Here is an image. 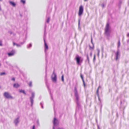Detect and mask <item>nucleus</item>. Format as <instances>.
<instances>
[{"label":"nucleus","mask_w":129,"mask_h":129,"mask_svg":"<svg viewBox=\"0 0 129 129\" xmlns=\"http://www.w3.org/2000/svg\"><path fill=\"white\" fill-rule=\"evenodd\" d=\"M118 115V113H116V115Z\"/></svg>","instance_id":"61"},{"label":"nucleus","mask_w":129,"mask_h":129,"mask_svg":"<svg viewBox=\"0 0 129 129\" xmlns=\"http://www.w3.org/2000/svg\"><path fill=\"white\" fill-rule=\"evenodd\" d=\"M57 129H64V128H59V127H58V128H57Z\"/></svg>","instance_id":"45"},{"label":"nucleus","mask_w":129,"mask_h":129,"mask_svg":"<svg viewBox=\"0 0 129 129\" xmlns=\"http://www.w3.org/2000/svg\"><path fill=\"white\" fill-rule=\"evenodd\" d=\"M127 36L128 37H129V33H128L127 34Z\"/></svg>","instance_id":"44"},{"label":"nucleus","mask_w":129,"mask_h":129,"mask_svg":"<svg viewBox=\"0 0 129 129\" xmlns=\"http://www.w3.org/2000/svg\"><path fill=\"white\" fill-rule=\"evenodd\" d=\"M89 47L90 48H91V49L92 48V47L91 46H90L89 45Z\"/></svg>","instance_id":"49"},{"label":"nucleus","mask_w":129,"mask_h":129,"mask_svg":"<svg viewBox=\"0 0 129 129\" xmlns=\"http://www.w3.org/2000/svg\"><path fill=\"white\" fill-rule=\"evenodd\" d=\"M37 123L39 124V123L38 121L37 122Z\"/></svg>","instance_id":"60"},{"label":"nucleus","mask_w":129,"mask_h":129,"mask_svg":"<svg viewBox=\"0 0 129 129\" xmlns=\"http://www.w3.org/2000/svg\"><path fill=\"white\" fill-rule=\"evenodd\" d=\"M54 113H55V110H54Z\"/></svg>","instance_id":"57"},{"label":"nucleus","mask_w":129,"mask_h":129,"mask_svg":"<svg viewBox=\"0 0 129 129\" xmlns=\"http://www.w3.org/2000/svg\"><path fill=\"white\" fill-rule=\"evenodd\" d=\"M120 104L121 105L122 104V102L121 101H120Z\"/></svg>","instance_id":"50"},{"label":"nucleus","mask_w":129,"mask_h":129,"mask_svg":"<svg viewBox=\"0 0 129 129\" xmlns=\"http://www.w3.org/2000/svg\"><path fill=\"white\" fill-rule=\"evenodd\" d=\"M8 33L10 34V35H11L12 33L11 31H9Z\"/></svg>","instance_id":"37"},{"label":"nucleus","mask_w":129,"mask_h":129,"mask_svg":"<svg viewBox=\"0 0 129 129\" xmlns=\"http://www.w3.org/2000/svg\"><path fill=\"white\" fill-rule=\"evenodd\" d=\"M96 123H97V122H98V121H97V120L96 119Z\"/></svg>","instance_id":"55"},{"label":"nucleus","mask_w":129,"mask_h":129,"mask_svg":"<svg viewBox=\"0 0 129 129\" xmlns=\"http://www.w3.org/2000/svg\"><path fill=\"white\" fill-rule=\"evenodd\" d=\"M61 81L63 82L64 81V75H62L61 77Z\"/></svg>","instance_id":"28"},{"label":"nucleus","mask_w":129,"mask_h":129,"mask_svg":"<svg viewBox=\"0 0 129 129\" xmlns=\"http://www.w3.org/2000/svg\"><path fill=\"white\" fill-rule=\"evenodd\" d=\"M97 51H98L97 55L98 56H99V53L100 52V50L99 49H97Z\"/></svg>","instance_id":"27"},{"label":"nucleus","mask_w":129,"mask_h":129,"mask_svg":"<svg viewBox=\"0 0 129 129\" xmlns=\"http://www.w3.org/2000/svg\"><path fill=\"white\" fill-rule=\"evenodd\" d=\"M37 123L39 124V123L38 121L37 122Z\"/></svg>","instance_id":"59"},{"label":"nucleus","mask_w":129,"mask_h":129,"mask_svg":"<svg viewBox=\"0 0 129 129\" xmlns=\"http://www.w3.org/2000/svg\"><path fill=\"white\" fill-rule=\"evenodd\" d=\"M120 38H119L118 40V45H117V47L118 48H119L120 46Z\"/></svg>","instance_id":"20"},{"label":"nucleus","mask_w":129,"mask_h":129,"mask_svg":"<svg viewBox=\"0 0 129 129\" xmlns=\"http://www.w3.org/2000/svg\"><path fill=\"white\" fill-rule=\"evenodd\" d=\"M103 48H102V52H103Z\"/></svg>","instance_id":"54"},{"label":"nucleus","mask_w":129,"mask_h":129,"mask_svg":"<svg viewBox=\"0 0 129 129\" xmlns=\"http://www.w3.org/2000/svg\"><path fill=\"white\" fill-rule=\"evenodd\" d=\"M2 45V42L1 40H0V46H1Z\"/></svg>","instance_id":"42"},{"label":"nucleus","mask_w":129,"mask_h":129,"mask_svg":"<svg viewBox=\"0 0 129 129\" xmlns=\"http://www.w3.org/2000/svg\"><path fill=\"white\" fill-rule=\"evenodd\" d=\"M4 96L7 99H13V97L7 92H5L4 94Z\"/></svg>","instance_id":"5"},{"label":"nucleus","mask_w":129,"mask_h":129,"mask_svg":"<svg viewBox=\"0 0 129 129\" xmlns=\"http://www.w3.org/2000/svg\"><path fill=\"white\" fill-rule=\"evenodd\" d=\"M15 52V50L14 49H12L10 52L8 53V54L9 56H13Z\"/></svg>","instance_id":"10"},{"label":"nucleus","mask_w":129,"mask_h":129,"mask_svg":"<svg viewBox=\"0 0 129 129\" xmlns=\"http://www.w3.org/2000/svg\"><path fill=\"white\" fill-rule=\"evenodd\" d=\"M2 0H0V1H1Z\"/></svg>","instance_id":"63"},{"label":"nucleus","mask_w":129,"mask_h":129,"mask_svg":"<svg viewBox=\"0 0 129 129\" xmlns=\"http://www.w3.org/2000/svg\"><path fill=\"white\" fill-rule=\"evenodd\" d=\"M53 125L56 126V125L58 124V121L57 119L55 117H54L53 121Z\"/></svg>","instance_id":"12"},{"label":"nucleus","mask_w":129,"mask_h":129,"mask_svg":"<svg viewBox=\"0 0 129 129\" xmlns=\"http://www.w3.org/2000/svg\"><path fill=\"white\" fill-rule=\"evenodd\" d=\"M32 44L31 43H30L28 45H27V48H29L31 47H32Z\"/></svg>","instance_id":"21"},{"label":"nucleus","mask_w":129,"mask_h":129,"mask_svg":"<svg viewBox=\"0 0 129 129\" xmlns=\"http://www.w3.org/2000/svg\"><path fill=\"white\" fill-rule=\"evenodd\" d=\"M46 26H45V29H44V34H45V33L46 31Z\"/></svg>","instance_id":"38"},{"label":"nucleus","mask_w":129,"mask_h":129,"mask_svg":"<svg viewBox=\"0 0 129 129\" xmlns=\"http://www.w3.org/2000/svg\"><path fill=\"white\" fill-rule=\"evenodd\" d=\"M128 38H129V39L128 40H129V37H128Z\"/></svg>","instance_id":"64"},{"label":"nucleus","mask_w":129,"mask_h":129,"mask_svg":"<svg viewBox=\"0 0 129 129\" xmlns=\"http://www.w3.org/2000/svg\"><path fill=\"white\" fill-rule=\"evenodd\" d=\"M19 92L20 93H23L25 95L26 94V93H25V90H24L21 89L19 90Z\"/></svg>","instance_id":"18"},{"label":"nucleus","mask_w":129,"mask_h":129,"mask_svg":"<svg viewBox=\"0 0 129 129\" xmlns=\"http://www.w3.org/2000/svg\"><path fill=\"white\" fill-rule=\"evenodd\" d=\"M96 60V58H95V55L94 54V57L93 59V62H94Z\"/></svg>","instance_id":"32"},{"label":"nucleus","mask_w":129,"mask_h":129,"mask_svg":"<svg viewBox=\"0 0 129 129\" xmlns=\"http://www.w3.org/2000/svg\"><path fill=\"white\" fill-rule=\"evenodd\" d=\"M84 1L85 2L86 1H87V0H84Z\"/></svg>","instance_id":"56"},{"label":"nucleus","mask_w":129,"mask_h":129,"mask_svg":"<svg viewBox=\"0 0 129 129\" xmlns=\"http://www.w3.org/2000/svg\"><path fill=\"white\" fill-rule=\"evenodd\" d=\"M43 102H41L40 103V105H41V107L42 109L44 108V107H43Z\"/></svg>","instance_id":"23"},{"label":"nucleus","mask_w":129,"mask_h":129,"mask_svg":"<svg viewBox=\"0 0 129 129\" xmlns=\"http://www.w3.org/2000/svg\"><path fill=\"white\" fill-rule=\"evenodd\" d=\"M83 84L84 85V88H85V87L86 85L85 83V81L84 80L83 81Z\"/></svg>","instance_id":"34"},{"label":"nucleus","mask_w":129,"mask_h":129,"mask_svg":"<svg viewBox=\"0 0 129 129\" xmlns=\"http://www.w3.org/2000/svg\"><path fill=\"white\" fill-rule=\"evenodd\" d=\"M1 88V86H0V88Z\"/></svg>","instance_id":"62"},{"label":"nucleus","mask_w":129,"mask_h":129,"mask_svg":"<svg viewBox=\"0 0 129 129\" xmlns=\"http://www.w3.org/2000/svg\"><path fill=\"white\" fill-rule=\"evenodd\" d=\"M75 60L76 61L77 64L80 66L82 62L83 58L81 56H80L78 55H77L75 57Z\"/></svg>","instance_id":"2"},{"label":"nucleus","mask_w":129,"mask_h":129,"mask_svg":"<svg viewBox=\"0 0 129 129\" xmlns=\"http://www.w3.org/2000/svg\"><path fill=\"white\" fill-rule=\"evenodd\" d=\"M35 93L34 92H33L31 93V96L29 97L30 101L31 102V106L33 107L34 103V99L35 98Z\"/></svg>","instance_id":"4"},{"label":"nucleus","mask_w":129,"mask_h":129,"mask_svg":"<svg viewBox=\"0 0 129 129\" xmlns=\"http://www.w3.org/2000/svg\"><path fill=\"white\" fill-rule=\"evenodd\" d=\"M35 125H33L32 129H35Z\"/></svg>","instance_id":"41"},{"label":"nucleus","mask_w":129,"mask_h":129,"mask_svg":"<svg viewBox=\"0 0 129 129\" xmlns=\"http://www.w3.org/2000/svg\"><path fill=\"white\" fill-rule=\"evenodd\" d=\"M53 74L54 75V77H52V76H51L52 80L53 82H56L57 81V75L55 73H54V72H53L52 76L53 75Z\"/></svg>","instance_id":"9"},{"label":"nucleus","mask_w":129,"mask_h":129,"mask_svg":"<svg viewBox=\"0 0 129 129\" xmlns=\"http://www.w3.org/2000/svg\"><path fill=\"white\" fill-rule=\"evenodd\" d=\"M26 40V39H25V40H23V42H21L20 43V44H21V45H22L25 42Z\"/></svg>","instance_id":"29"},{"label":"nucleus","mask_w":129,"mask_h":129,"mask_svg":"<svg viewBox=\"0 0 129 129\" xmlns=\"http://www.w3.org/2000/svg\"><path fill=\"white\" fill-rule=\"evenodd\" d=\"M122 1L121 0H119L118 4V7L119 8H120L121 7V5L122 4Z\"/></svg>","instance_id":"16"},{"label":"nucleus","mask_w":129,"mask_h":129,"mask_svg":"<svg viewBox=\"0 0 129 129\" xmlns=\"http://www.w3.org/2000/svg\"><path fill=\"white\" fill-rule=\"evenodd\" d=\"M46 75L45 76V78H46Z\"/></svg>","instance_id":"58"},{"label":"nucleus","mask_w":129,"mask_h":129,"mask_svg":"<svg viewBox=\"0 0 129 129\" xmlns=\"http://www.w3.org/2000/svg\"><path fill=\"white\" fill-rule=\"evenodd\" d=\"M87 59L86 60V61L87 60L88 61V63H89V58L88 56V54H87Z\"/></svg>","instance_id":"24"},{"label":"nucleus","mask_w":129,"mask_h":129,"mask_svg":"<svg viewBox=\"0 0 129 129\" xmlns=\"http://www.w3.org/2000/svg\"><path fill=\"white\" fill-rule=\"evenodd\" d=\"M28 85L30 87H32V82L31 81H30L29 82L28 84Z\"/></svg>","instance_id":"22"},{"label":"nucleus","mask_w":129,"mask_h":129,"mask_svg":"<svg viewBox=\"0 0 129 129\" xmlns=\"http://www.w3.org/2000/svg\"><path fill=\"white\" fill-rule=\"evenodd\" d=\"M20 2L23 4H24L25 3V0H21Z\"/></svg>","instance_id":"26"},{"label":"nucleus","mask_w":129,"mask_h":129,"mask_svg":"<svg viewBox=\"0 0 129 129\" xmlns=\"http://www.w3.org/2000/svg\"><path fill=\"white\" fill-rule=\"evenodd\" d=\"M11 80L14 81H15V79L14 77H13L11 79Z\"/></svg>","instance_id":"35"},{"label":"nucleus","mask_w":129,"mask_h":129,"mask_svg":"<svg viewBox=\"0 0 129 129\" xmlns=\"http://www.w3.org/2000/svg\"><path fill=\"white\" fill-rule=\"evenodd\" d=\"M19 119L20 117L18 116L14 120V122L16 126L19 123Z\"/></svg>","instance_id":"11"},{"label":"nucleus","mask_w":129,"mask_h":129,"mask_svg":"<svg viewBox=\"0 0 129 129\" xmlns=\"http://www.w3.org/2000/svg\"><path fill=\"white\" fill-rule=\"evenodd\" d=\"M120 52L119 50V49H118L116 52L115 53V59L117 61L118 59V58H119L120 57Z\"/></svg>","instance_id":"8"},{"label":"nucleus","mask_w":129,"mask_h":129,"mask_svg":"<svg viewBox=\"0 0 129 129\" xmlns=\"http://www.w3.org/2000/svg\"><path fill=\"white\" fill-rule=\"evenodd\" d=\"M129 40H128L127 41V43H128L129 42Z\"/></svg>","instance_id":"53"},{"label":"nucleus","mask_w":129,"mask_h":129,"mask_svg":"<svg viewBox=\"0 0 129 129\" xmlns=\"http://www.w3.org/2000/svg\"><path fill=\"white\" fill-rule=\"evenodd\" d=\"M74 92L76 98V112L80 113L82 111V109L81 107V101L79 99L78 93L76 87H74Z\"/></svg>","instance_id":"1"},{"label":"nucleus","mask_w":129,"mask_h":129,"mask_svg":"<svg viewBox=\"0 0 129 129\" xmlns=\"http://www.w3.org/2000/svg\"><path fill=\"white\" fill-rule=\"evenodd\" d=\"M20 86V85L18 83H14L13 84V87L15 88H17Z\"/></svg>","instance_id":"15"},{"label":"nucleus","mask_w":129,"mask_h":129,"mask_svg":"<svg viewBox=\"0 0 129 129\" xmlns=\"http://www.w3.org/2000/svg\"><path fill=\"white\" fill-rule=\"evenodd\" d=\"M47 87L48 88V90L49 91L50 94V95L51 96V99L52 100H53V98L52 96V95L51 94V90L49 91V87L48 86H47Z\"/></svg>","instance_id":"19"},{"label":"nucleus","mask_w":129,"mask_h":129,"mask_svg":"<svg viewBox=\"0 0 129 129\" xmlns=\"http://www.w3.org/2000/svg\"><path fill=\"white\" fill-rule=\"evenodd\" d=\"M111 27L109 23H108L106 25L105 28V34L107 36H109L110 35Z\"/></svg>","instance_id":"3"},{"label":"nucleus","mask_w":129,"mask_h":129,"mask_svg":"<svg viewBox=\"0 0 129 129\" xmlns=\"http://www.w3.org/2000/svg\"><path fill=\"white\" fill-rule=\"evenodd\" d=\"M91 42L92 43V44L93 45V42H92V37L91 36Z\"/></svg>","instance_id":"36"},{"label":"nucleus","mask_w":129,"mask_h":129,"mask_svg":"<svg viewBox=\"0 0 129 129\" xmlns=\"http://www.w3.org/2000/svg\"><path fill=\"white\" fill-rule=\"evenodd\" d=\"M13 45L14 46L15 45H16L17 47H21V46L20 45L14 42H13Z\"/></svg>","instance_id":"17"},{"label":"nucleus","mask_w":129,"mask_h":129,"mask_svg":"<svg viewBox=\"0 0 129 129\" xmlns=\"http://www.w3.org/2000/svg\"><path fill=\"white\" fill-rule=\"evenodd\" d=\"M90 56L91 57H92V52H91L90 54Z\"/></svg>","instance_id":"39"},{"label":"nucleus","mask_w":129,"mask_h":129,"mask_svg":"<svg viewBox=\"0 0 129 129\" xmlns=\"http://www.w3.org/2000/svg\"><path fill=\"white\" fill-rule=\"evenodd\" d=\"M83 8L82 5H81L79 8L78 11V15L79 16H81L83 13Z\"/></svg>","instance_id":"6"},{"label":"nucleus","mask_w":129,"mask_h":129,"mask_svg":"<svg viewBox=\"0 0 129 129\" xmlns=\"http://www.w3.org/2000/svg\"><path fill=\"white\" fill-rule=\"evenodd\" d=\"M46 63L48 61H47V60H46Z\"/></svg>","instance_id":"51"},{"label":"nucleus","mask_w":129,"mask_h":129,"mask_svg":"<svg viewBox=\"0 0 129 129\" xmlns=\"http://www.w3.org/2000/svg\"><path fill=\"white\" fill-rule=\"evenodd\" d=\"M100 88H101V87L100 86H99V87L96 90V94L97 95V96L98 97V99H99V101H101V99H100L99 97V89Z\"/></svg>","instance_id":"13"},{"label":"nucleus","mask_w":129,"mask_h":129,"mask_svg":"<svg viewBox=\"0 0 129 129\" xmlns=\"http://www.w3.org/2000/svg\"><path fill=\"white\" fill-rule=\"evenodd\" d=\"M9 2L10 4L13 7H15L16 5V4L14 2L9 1Z\"/></svg>","instance_id":"14"},{"label":"nucleus","mask_w":129,"mask_h":129,"mask_svg":"<svg viewBox=\"0 0 129 129\" xmlns=\"http://www.w3.org/2000/svg\"><path fill=\"white\" fill-rule=\"evenodd\" d=\"M44 51L45 52V54L46 55L47 51L48 49V46L45 40L44 39Z\"/></svg>","instance_id":"7"},{"label":"nucleus","mask_w":129,"mask_h":129,"mask_svg":"<svg viewBox=\"0 0 129 129\" xmlns=\"http://www.w3.org/2000/svg\"><path fill=\"white\" fill-rule=\"evenodd\" d=\"M54 126L53 125V129H55V126Z\"/></svg>","instance_id":"46"},{"label":"nucleus","mask_w":129,"mask_h":129,"mask_svg":"<svg viewBox=\"0 0 129 129\" xmlns=\"http://www.w3.org/2000/svg\"><path fill=\"white\" fill-rule=\"evenodd\" d=\"M80 77L82 79V81L84 80L83 78V75L81 74H80Z\"/></svg>","instance_id":"31"},{"label":"nucleus","mask_w":129,"mask_h":129,"mask_svg":"<svg viewBox=\"0 0 129 129\" xmlns=\"http://www.w3.org/2000/svg\"><path fill=\"white\" fill-rule=\"evenodd\" d=\"M47 71V65L46 66V72Z\"/></svg>","instance_id":"48"},{"label":"nucleus","mask_w":129,"mask_h":129,"mask_svg":"<svg viewBox=\"0 0 129 129\" xmlns=\"http://www.w3.org/2000/svg\"><path fill=\"white\" fill-rule=\"evenodd\" d=\"M20 15L21 17H22V16H23L22 15V14H21L20 13Z\"/></svg>","instance_id":"47"},{"label":"nucleus","mask_w":129,"mask_h":129,"mask_svg":"<svg viewBox=\"0 0 129 129\" xmlns=\"http://www.w3.org/2000/svg\"><path fill=\"white\" fill-rule=\"evenodd\" d=\"M101 6L103 8H104V4H102Z\"/></svg>","instance_id":"43"},{"label":"nucleus","mask_w":129,"mask_h":129,"mask_svg":"<svg viewBox=\"0 0 129 129\" xmlns=\"http://www.w3.org/2000/svg\"><path fill=\"white\" fill-rule=\"evenodd\" d=\"M6 74V73L5 72H2L0 73V75L1 76Z\"/></svg>","instance_id":"30"},{"label":"nucleus","mask_w":129,"mask_h":129,"mask_svg":"<svg viewBox=\"0 0 129 129\" xmlns=\"http://www.w3.org/2000/svg\"><path fill=\"white\" fill-rule=\"evenodd\" d=\"M97 125L98 129H100V128L99 125H98V124H97Z\"/></svg>","instance_id":"40"},{"label":"nucleus","mask_w":129,"mask_h":129,"mask_svg":"<svg viewBox=\"0 0 129 129\" xmlns=\"http://www.w3.org/2000/svg\"><path fill=\"white\" fill-rule=\"evenodd\" d=\"M80 20H81V18H79V20H78V25L79 27L80 26Z\"/></svg>","instance_id":"33"},{"label":"nucleus","mask_w":129,"mask_h":129,"mask_svg":"<svg viewBox=\"0 0 129 129\" xmlns=\"http://www.w3.org/2000/svg\"><path fill=\"white\" fill-rule=\"evenodd\" d=\"M50 17H48V18H47V19L46 20V22L48 23H49V21H50Z\"/></svg>","instance_id":"25"},{"label":"nucleus","mask_w":129,"mask_h":129,"mask_svg":"<svg viewBox=\"0 0 129 129\" xmlns=\"http://www.w3.org/2000/svg\"><path fill=\"white\" fill-rule=\"evenodd\" d=\"M93 48H94V45H93V47H92V49H93Z\"/></svg>","instance_id":"52"}]
</instances>
